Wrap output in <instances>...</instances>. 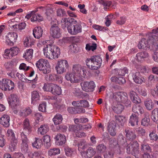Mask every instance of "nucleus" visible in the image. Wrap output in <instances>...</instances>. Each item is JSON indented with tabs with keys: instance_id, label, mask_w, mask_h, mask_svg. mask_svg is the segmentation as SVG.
Here are the masks:
<instances>
[{
	"instance_id": "obj_28",
	"label": "nucleus",
	"mask_w": 158,
	"mask_h": 158,
	"mask_svg": "<svg viewBox=\"0 0 158 158\" xmlns=\"http://www.w3.org/2000/svg\"><path fill=\"white\" fill-rule=\"evenodd\" d=\"M115 121L117 124L121 126H123L126 121L125 117L119 115H115L114 116Z\"/></svg>"
},
{
	"instance_id": "obj_26",
	"label": "nucleus",
	"mask_w": 158,
	"mask_h": 158,
	"mask_svg": "<svg viewBox=\"0 0 158 158\" xmlns=\"http://www.w3.org/2000/svg\"><path fill=\"white\" fill-rule=\"evenodd\" d=\"M139 118L138 116L135 114H132L130 117L129 124L132 126L138 125Z\"/></svg>"
},
{
	"instance_id": "obj_62",
	"label": "nucleus",
	"mask_w": 158,
	"mask_h": 158,
	"mask_svg": "<svg viewBox=\"0 0 158 158\" xmlns=\"http://www.w3.org/2000/svg\"><path fill=\"white\" fill-rule=\"evenodd\" d=\"M74 29H75L73 25L72 24L69 26L67 27V30L69 32L71 35H76V31H75V30Z\"/></svg>"
},
{
	"instance_id": "obj_58",
	"label": "nucleus",
	"mask_w": 158,
	"mask_h": 158,
	"mask_svg": "<svg viewBox=\"0 0 158 158\" xmlns=\"http://www.w3.org/2000/svg\"><path fill=\"white\" fill-rule=\"evenodd\" d=\"M60 77V76L54 74H51L49 75L48 78L50 81H57Z\"/></svg>"
},
{
	"instance_id": "obj_60",
	"label": "nucleus",
	"mask_w": 158,
	"mask_h": 158,
	"mask_svg": "<svg viewBox=\"0 0 158 158\" xmlns=\"http://www.w3.org/2000/svg\"><path fill=\"white\" fill-rule=\"evenodd\" d=\"M45 14L47 18H51L53 13V9L52 8L47 7L46 9Z\"/></svg>"
},
{
	"instance_id": "obj_39",
	"label": "nucleus",
	"mask_w": 158,
	"mask_h": 158,
	"mask_svg": "<svg viewBox=\"0 0 158 158\" xmlns=\"http://www.w3.org/2000/svg\"><path fill=\"white\" fill-rule=\"evenodd\" d=\"M32 145L34 148L37 149H39L43 145V142L42 139L37 138H35V140L32 143Z\"/></svg>"
},
{
	"instance_id": "obj_61",
	"label": "nucleus",
	"mask_w": 158,
	"mask_h": 158,
	"mask_svg": "<svg viewBox=\"0 0 158 158\" xmlns=\"http://www.w3.org/2000/svg\"><path fill=\"white\" fill-rule=\"evenodd\" d=\"M21 151L24 153H26L28 150V143H22L21 145Z\"/></svg>"
},
{
	"instance_id": "obj_17",
	"label": "nucleus",
	"mask_w": 158,
	"mask_h": 158,
	"mask_svg": "<svg viewBox=\"0 0 158 158\" xmlns=\"http://www.w3.org/2000/svg\"><path fill=\"white\" fill-rule=\"evenodd\" d=\"M103 6V8L105 10L109 9L110 7L115 8L116 6V3L115 2H112L110 1H103L102 0L99 2Z\"/></svg>"
},
{
	"instance_id": "obj_49",
	"label": "nucleus",
	"mask_w": 158,
	"mask_h": 158,
	"mask_svg": "<svg viewBox=\"0 0 158 158\" xmlns=\"http://www.w3.org/2000/svg\"><path fill=\"white\" fill-rule=\"evenodd\" d=\"M43 140L46 147L48 148L50 147L51 145L50 136L46 135L44 136Z\"/></svg>"
},
{
	"instance_id": "obj_10",
	"label": "nucleus",
	"mask_w": 158,
	"mask_h": 158,
	"mask_svg": "<svg viewBox=\"0 0 158 158\" xmlns=\"http://www.w3.org/2000/svg\"><path fill=\"white\" fill-rule=\"evenodd\" d=\"M50 32L51 35L54 38H58L61 36L60 29L56 23L52 24Z\"/></svg>"
},
{
	"instance_id": "obj_9",
	"label": "nucleus",
	"mask_w": 158,
	"mask_h": 158,
	"mask_svg": "<svg viewBox=\"0 0 158 158\" xmlns=\"http://www.w3.org/2000/svg\"><path fill=\"white\" fill-rule=\"evenodd\" d=\"M54 45L49 44L46 45L44 49V55L47 58L50 59H54L53 52L52 51L54 50Z\"/></svg>"
},
{
	"instance_id": "obj_41",
	"label": "nucleus",
	"mask_w": 158,
	"mask_h": 158,
	"mask_svg": "<svg viewBox=\"0 0 158 158\" xmlns=\"http://www.w3.org/2000/svg\"><path fill=\"white\" fill-rule=\"evenodd\" d=\"M132 111L135 113H136L138 114L140 113L142 114L143 112V109L139 105L136 104L133 106L132 108Z\"/></svg>"
},
{
	"instance_id": "obj_48",
	"label": "nucleus",
	"mask_w": 158,
	"mask_h": 158,
	"mask_svg": "<svg viewBox=\"0 0 158 158\" xmlns=\"http://www.w3.org/2000/svg\"><path fill=\"white\" fill-rule=\"evenodd\" d=\"M60 150L59 148H53L50 149L48 151V155L50 156H55L59 154Z\"/></svg>"
},
{
	"instance_id": "obj_34",
	"label": "nucleus",
	"mask_w": 158,
	"mask_h": 158,
	"mask_svg": "<svg viewBox=\"0 0 158 158\" xmlns=\"http://www.w3.org/2000/svg\"><path fill=\"white\" fill-rule=\"evenodd\" d=\"M63 119L62 116L59 114H56L52 119L55 125H58L61 123Z\"/></svg>"
},
{
	"instance_id": "obj_16",
	"label": "nucleus",
	"mask_w": 158,
	"mask_h": 158,
	"mask_svg": "<svg viewBox=\"0 0 158 158\" xmlns=\"http://www.w3.org/2000/svg\"><path fill=\"white\" fill-rule=\"evenodd\" d=\"M55 139L56 143L57 145L62 146L65 143L66 138L65 136L63 134H58L56 135Z\"/></svg>"
},
{
	"instance_id": "obj_7",
	"label": "nucleus",
	"mask_w": 158,
	"mask_h": 158,
	"mask_svg": "<svg viewBox=\"0 0 158 158\" xmlns=\"http://www.w3.org/2000/svg\"><path fill=\"white\" fill-rule=\"evenodd\" d=\"M69 64L67 61L65 60H61L57 62L55 68L58 73L61 74L66 71L68 68Z\"/></svg>"
},
{
	"instance_id": "obj_37",
	"label": "nucleus",
	"mask_w": 158,
	"mask_h": 158,
	"mask_svg": "<svg viewBox=\"0 0 158 158\" xmlns=\"http://www.w3.org/2000/svg\"><path fill=\"white\" fill-rule=\"evenodd\" d=\"M148 113L145 114L144 118L142 120L141 122V125L144 126H148L149 125L150 119Z\"/></svg>"
},
{
	"instance_id": "obj_1",
	"label": "nucleus",
	"mask_w": 158,
	"mask_h": 158,
	"mask_svg": "<svg viewBox=\"0 0 158 158\" xmlns=\"http://www.w3.org/2000/svg\"><path fill=\"white\" fill-rule=\"evenodd\" d=\"M87 69L85 66L76 64L73 66L72 72L67 73L65 76L66 79L72 83L79 82L83 80L87 73Z\"/></svg>"
},
{
	"instance_id": "obj_13",
	"label": "nucleus",
	"mask_w": 158,
	"mask_h": 158,
	"mask_svg": "<svg viewBox=\"0 0 158 158\" xmlns=\"http://www.w3.org/2000/svg\"><path fill=\"white\" fill-rule=\"evenodd\" d=\"M96 152L94 148L90 147L86 151L81 152V155L83 158H90L93 156Z\"/></svg>"
},
{
	"instance_id": "obj_27",
	"label": "nucleus",
	"mask_w": 158,
	"mask_h": 158,
	"mask_svg": "<svg viewBox=\"0 0 158 158\" xmlns=\"http://www.w3.org/2000/svg\"><path fill=\"white\" fill-rule=\"evenodd\" d=\"M16 76L18 77V79L24 82H27L28 81H31L33 82H36L38 79V77H37V75H36L35 78L32 80H29L25 77L22 74L20 73H17L16 74Z\"/></svg>"
},
{
	"instance_id": "obj_24",
	"label": "nucleus",
	"mask_w": 158,
	"mask_h": 158,
	"mask_svg": "<svg viewBox=\"0 0 158 158\" xmlns=\"http://www.w3.org/2000/svg\"><path fill=\"white\" fill-rule=\"evenodd\" d=\"M43 30L40 27H36L33 30V34L35 38L39 39L42 35Z\"/></svg>"
},
{
	"instance_id": "obj_23",
	"label": "nucleus",
	"mask_w": 158,
	"mask_h": 158,
	"mask_svg": "<svg viewBox=\"0 0 158 158\" xmlns=\"http://www.w3.org/2000/svg\"><path fill=\"white\" fill-rule=\"evenodd\" d=\"M23 131L27 134H29L31 132V127L30 124L29 120L26 118L23 121Z\"/></svg>"
},
{
	"instance_id": "obj_11",
	"label": "nucleus",
	"mask_w": 158,
	"mask_h": 158,
	"mask_svg": "<svg viewBox=\"0 0 158 158\" xmlns=\"http://www.w3.org/2000/svg\"><path fill=\"white\" fill-rule=\"evenodd\" d=\"M8 102L12 108H15L19 104V100L17 95L10 94L8 97Z\"/></svg>"
},
{
	"instance_id": "obj_53",
	"label": "nucleus",
	"mask_w": 158,
	"mask_h": 158,
	"mask_svg": "<svg viewBox=\"0 0 158 158\" xmlns=\"http://www.w3.org/2000/svg\"><path fill=\"white\" fill-rule=\"evenodd\" d=\"M54 50H52V52H53V55H54V59L55 58H58L59 55L60 54V49L57 46H55L54 45Z\"/></svg>"
},
{
	"instance_id": "obj_2",
	"label": "nucleus",
	"mask_w": 158,
	"mask_h": 158,
	"mask_svg": "<svg viewBox=\"0 0 158 158\" xmlns=\"http://www.w3.org/2000/svg\"><path fill=\"white\" fill-rule=\"evenodd\" d=\"M85 62L87 67L92 70H97L102 65V60L99 56H94L87 58Z\"/></svg>"
},
{
	"instance_id": "obj_21",
	"label": "nucleus",
	"mask_w": 158,
	"mask_h": 158,
	"mask_svg": "<svg viewBox=\"0 0 158 158\" xmlns=\"http://www.w3.org/2000/svg\"><path fill=\"white\" fill-rule=\"evenodd\" d=\"M117 142L118 145L120 146L121 150L124 149L127 144L126 138L122 134L119 135Z\"/></svg>"
},
{
	"instance_id": "obj_15",
	"label": "nucleus",
	"mask_w": 158,
	"mask_h": 158,
	"mask_svg": "<svg viewBox=\"0 0 158 158\" xmlns=\"http://www.w3.org/2000/svg\"><path fill=\"white\" fill-rule=\"evenodd\" d=\"M116 125L114 121L110 122L108 126L107 130L108 133L112 136H114L116 134Z\"/></svg>"
},
{
	"instance_id": "obj_8",
	"label": "nucleus",
	"mask_w": 158,
	"mask_h": 158,
	"mask_svg": "<svg viewBox=\"0 0 158 158\" xmlns=\"http://www.w3.org/2000/svg\"><path fill=\"white\" fill-rule=\"evenodd\" d=\"M82 89L86 92H93L95 87L94 82L93 81H84L81 83Z\"/></svg>"
},
{
	"instance_id": "obj_50",
	"label": "nucleus",
	"mask_w": 158,
	"mask_h": 158,
	"mask_svg": "<svg viewBox=\"0 0 158 158\" xmlns=\"http://www.w3.org/2000/svg\"><path fill=\"white\" fill-rule=\"evenodd\" d=\"M43 20V18L40 15L35 14V13L33 15L31 19V22L38 21L40 22Z\"/></svg>"
},
{
	"instance_id": "obj_20",
	"label": "nucleus",
	"mask_w": 158,
	"mask_h": 158,
	"mask_svg": "<svg viewBox=\"0 0 158 158\" xmlns=\"http://www.w3.org/2000/svg\"><path fill=\"white\" fill-rule=\"evenodd\" d=\"M109 147L111 148H114L117 150V153L120 154L121 152L120 146L118 145V142L113 138L109 140Z\"/></svg>"
},
{
	"instance_id": "obj_12",
	"label": "nucleus",
	"mask_w": 158,
	"mask_h": 158,
	"mask_svg": "<svg viewBox=\"0 0 158 158\" xmlns=\"http://www.w3.org/2000/svg\"><path fill=\"white\" fill-rule=\"evenodd\" d=\"M18 37L17 34L15 32H9L6 36V43L10 45H13L14 43L15 42Z\"/></svg>"
},
{
	"instance_id": "obj_57",
	"label": "nucleus",
	"mask_w": 158,
	"mask_h": 158,
	"mask_svg": "<svg viewBox=\"0 0 158 158\" xmlns=\"http://www.w3.org/2000/svg\"><path fill=\"white\" fill-rule=\"evenodd\" d=\"M117 73H115L116 75H120V76H124L126 73H127L128 72L127 69L126 68H124L123 69H120L117 70Z\"/></svg>"
},
{
	"instance_id": "obj_32",
	"label": "nucleus",
	"mask_w": 158,
	"mask_h": 158,
	"mask_svg": "<svg viewBox=\"0 0 158 158\" xmlns=\"http://www.w3.org/2000/svg\"><path fill=\"white\" fill-rule=\"evenodd\" d=\"M33 51L31 48L27 49L23 54V57L27 60L31 59L32 57Z\"/></svg>"
},
{
	"instance_id": "obj_55",
	"label": "nucleus",
	"mask_w": 158,
	"mask_h": 158,
	"mask_svg": "<svg viewBox=\"0 0 158 158\" xmlns=\"http://www.w3.org/2000/svg\"><path fill=\"white\" fill-rule=\"evenodd\" d=\"M97 47V44L95 43L91 45L89 44H86L85 48L87 50L89 51L91 50L92 51H94L96 49Z\"/></svg>"
},
{
	"instance_id": "obj_56",
	"label": "nucleus",
	"mask_w": 158,
	"mask_h": 158,
	"mask_svg": "<svg viewBox=\"0 0 158 158\" xmlns=\"http://www.w3.org/2000/svg\"><path fill=\"white\" fill-rule=\"evenodd\" d=\"M64 150L66 156H72L74 152L73 149L68 147H65Z\"/></svg>"
},
{
	"instance_id": "obj_40",
	"label": "nucleus",
	"mask_w": 158,
	"mask_h": 158,
	"mask_svg": "<svg viewBox=\"0 0 158 158\" xmlns=\"http://www.w3.org/2000/svg\"><path fill=\"white\" fill-rule=\"evenodd\" d=\"M121 93L120 92L112 93V94H110V98L112 101H117L119 100V98H121Z\"/></svg>"
},
{
	"instance_id": "obj_63",
	"label": "nucleus",
	"mask_w": 158,
	"mask_h": 158,
	"mask_svg": "<svg viewBox=\"0 0 158 158\" xmlns=\"http://www.w3.org/2000/svg\"><path fill=\"white\" fill-rule=\"evenodd\" d=\"M25 134L26 133H25L24 131H23L20 134L22 143H28V139Z\"/></svg>"
},
{
	"instance_id": "obj_59",
	"label": "nucleus",
	"mask_w": 158,
	"mask_h": 158,
	"mask_svg": "<svg viewBox=\"0 0 158 158\" xmlns=\"http://www.w3.org/2000/svg\"><path fill=\"white\" fill-rule=\"evenodd\" d=\"M15 26V29H17V30L20 31L21 30L24 29L26 26L25 23H22L18 24H16Z\"/></svg>"
},
{
	"instance_id": "obj_45",
	"label": "nucleus",
	"mask_w": 158,
	"mask_h": 158,
	"mask_svg": "<svg viewBox=\"0 0 158 158\" xmlns=\"http://www.w3.org/2000/svg\"><path fill=\"white\" fill-rule=\"evenodd\" d=\"M40 95L39 93L36 91H33L31 93V102L34 103L36 101L39 100Z\"/></svg>"
},
{
	"instance_id": "obj_33",
	"label": "nucleus",
	"mask_w": 158,
	"mask_h": 158,
	"mask_svg": "<svg viewBox=\"0 0 158 158\" xmlns=\"http://www.w3.org/2000/svg\"><path fill=\"white\" fill-rule=\"evenodd\" d=\"M140 150L142 152H151L152 149L148 144H142L141 145Z\"/></svg>"
},
{
	"instance_id": "obj_51",
	"label": "nucleus",
	"mask_w": 158,
	"mask_h": 158,
	"mask_svg": "<svg viewBox=\"0 0 158 158\" xmlns=\"http://www.w3.org/2000/svg\"><path fill=\"white\" fill-rule=\"evenodd\" d=\"M149 136L150 139L151 140L156 141L158 139V136L156 133V131L153 130L150 131Z\"/></svg>"
},
{
	"instance_id": "obj_25",
	"label": "nucleus",
	"mask_w": 158,
	"mask_h": 158,
	"mask_svg": "<svg viewBox=\"0 0 158 158\" xmlns=\"http://www.w3.org/2000/svg\"><path fill=\"white\" fill-rule=\"evenodd\" d=\"M129 96L131 100L133 103L137 104L140 102V99L135 91L132 90L129 93Z\"/></svg>"
},
{
	"instance_id": "obj_42",
	"label": "nucleus",
	"mask_w": 158,
	"mask_h": 158,
	"mask_svg": "<svg viewBox=\"0 0 158 158\" xmlns=\"http://www.w3.org/2000/svg\"><path fill=\"white\" fill-rule=\"evenodd\" d=\"M31 112V110L28 108L20 110L19 112V114L20 116L26 117L30 114Z\"/></svg>"
},
{
	"instance_id": "obj_3",
	"label": "nucleus",
	"mask_w": 158,
	"mask_h": 158,
	"mask_svg": "<svg viewBox=\"0 0 158 158\" xmlns=\"http://www.w3.org/2000/svg\"><path fill=\"white\" fill-rule=\"evenodd\" d=\"M148 41L145 39L143 38L139 42L138 47L139 49H143L146 48L149 43L156 45L158 48V37L150 34L148 35Z\"/></svg>"
},
{
	"instance_id": "obj_4",
	"label": "nucleus",
	"mask_w": 158,
	"mask_h": 158,
	"mask_svg": "<svg viewBox=\"0 0 158 158\" xmlns=\"http://www.w3.org/2000/svg\"><path fill=\"white\" fill-rule=\"evenodd\" d=\"M139 145L137 141H135L132 143L127 144L126 147L127 152L128 154L131 153L136 158L140 156V153L139 150Z\"/></svg>"
},
{
	"instance_id": "obj_29",
	"label": "nucleus",
	"mask_w": 158,
	"mask_h": 158,
	"mask_svg": "<svg viewBox=\"0 0 158 158\" xmlns=\"http://www.w3.org/2000/svg\"><path fill=\"white\" fill-rule=\"evenodd\" d=\"M125 132L127 138L128 140H132L136 138V136L134 131L131 130L126 129L125 130Z\"/></svg>"
},
{
	"instance_id": "obj_18",
	"label": "nucleus",
	"mask_w": 158,
	"mask_h": 158,
	"mask_svg": "<svg viewBox=\"0 0 158 158\" xmlns=\"http://www.w3.org/2000/svg\"><path fill=\"white\" fill-rule=\"evenodd\" d=\"M10 118L9 115L5 114L0 118V123L5 127H8L10 125Z\"/></svg>"
},
{
	"instance_id": "obj_5",
	"label": "nucleus",
	"mask_w": 158,
	"mask_h": 158,
	"mask_svg": "<svg viewBox=\"0 0 158 158\" xmlns=\"http://www.w3.org/2000/svg\"><path fill=\"white\" fill-rule=\"evenodd\" d=\"M36 67L44 74L49 73L51 71V66L48 61L44 59H40L36 63Z\"/></svg>"
},
{
	"instance_id": "obj_14",
	"label": "nucleus",
	"mask_w": 158,
	"mask_h": 158,
	"mask_svg": "<svg viewBox=\"0 0 158 158\" xmlns=\"http://www.w3.org/2000/svg\"><path fill=\"white\" fill-rule=\"evenodd\" d=\"M19 51V48L16 47H13L10 49H6L5 51V56H6L7 58H10L16 55Z\"/></svg>"
},
{
	"instance_id": "obj_30",
	"label": "nucleus",
	"mask_w": 158,
	"mask_h": 158,
	"mask_svg": "<svg viewBox=\"0 0 158 158\" xmlns=\"http://www.w3.org/2000/svg\"><path fill=\"white\" fill-rule=\"evenodd\" d=\"M52 85V86L51 92L54 95H60L61 94L62 92L61 88L59 86L53 83V84Z\"/></svg>"
},
{
	"instance_id": "obj_43",
	"label": "nucleus",
	"mask_w": 158,
	"mask_h": 158,
	"mask_svg": "<svg viewBox=\"0 0 158 158\" xmlns=\"http://www.w3.org/2000/svg\"><path fill=\"white\" fill-rule=\"evenodd\" d=\"M152 118L156 123H158V108H156L152 112Z\"/></svg>"
},
{
	"instance_id": "obj_44",
	"label": "nucleus",
	"mask_w": 158,
	"mask_h": 158,
	"mask_svg": "<svg viewBox=\"0 0 158 158\" xmlns=\"http://www.w3.org/2000/svg\"><path fill=\"white\" fill-rule=\"evenodd\" d=\"M61 23L62 28L64 29L69 26L71 24L68 19L67 18H63L61 20Z\"/></svg>"
},
{
	"instance_id": "obj_22",
	"label": "nucleus",
	"mask_w": 158,
	"mask_h": 158,
	"mask_svg": "<svg viewBox=\"0 0 158 158\" xmlns=\"http://www.w3.org/2000/svg\"><path fill=\"white\" fill-rule=\"evenodd\" d=\"M72 104L74 106L78 107H86L89 106L88 102L85 100L79 101H74L73 102Z\"/></svg>"
},
{
	"instance_id": "obj_38",
	"label": "nucleus",
	"mask_w": 158,
	"mask_h": 158,
	"mask_svg": "<svg viewBox=\"0 0 158 158\" xmlns=\"http://www.w3.org/2000/svg\"><path fill=\"white\" fill-rule=\"evenodd\" d=\"M49 130V127L48 126L46 125H41L38 128V132L40 134L43 135L46 134Z\"/></svg>"
},
{
	"instance_id": "obj_64",
	"label": "nucleus",
	"mask_w": 158,
	"mask_h": 158,
	"mask_svg": "<svg viewBox=\"0 0 158 158\" xmlns=\"http://www.w3.org/2000/svg\"><path fill=\"white\" fill-rule=\"evenodd\" d=\"M57 15L60 17H63L66 15L65 11L63 9L60 8L56 10Z\"/></svg>"
},
{
	"instance_id": "obj_54",
	"label": "nucleus",
	"mask_w": 158,
	"mask_h": 158,
	"mask_svg": "<svg viewBox=\"0 0 158 158\" xmlns=\"http://www.w3.org/2000/svg\"><path fill=\"white\" fill-rule=\"evenodd\" d=\"M53 83H45L44 84V85L43 87V90L44 91L50 92Z\"/></svg>"
},
{
	"instance_id": "obj_31",
	"label": "nucleus",
	"mask_w": 158,
	"mask_h": 158,
	"mask_svg": "<svg viewBox=\"0 0 158 158\" xmlns=\"http://www.w3.org/2000/svg\"><path fill=\"white\" fill-rule=\"evenodd\" d=\"M148 56V54L145 52H139L136 55V59L139 61H141Z\"/></svg>"
},
{
	"instance_id": "obj_47",
	"label": "nucleus",
	"mask_w": 158,
	"mask_h": 158,
	"mask_svg": "<svg viewBox=\"0 0 158 158\" xmlns=\"http://www.w3.org/2000/svg\"><path fill=\"white\" fill-rule=\"evenodd\" d=\"M106 147L103 144H98L96 147L97 152L98 153H102L106 152Z\"/></svg>"
},
{
	"instance_id": "obj_19",
	"label": "nucleus",
	"mask_w": 158,
	"mask_h": 158,
	"mask_svg": "<svg viewBox=\"0 0 158 158\" xmlns=\"http://www.w3.org/2000/svg\"><path fill=\"white\" fill-rule=\"evenodd\" d=\"M134 81L137 84H141L145 81L144 78L142 76L139 72H136L133 75Z\"/></svg>"
},
{
	"instance_id": "obj_46",
	"label": "nucleus",
	"mask_w": 158,
	"mask_h": 158,
	"mask_svg": "<svg viewBox=\"0 0 158 158\" xmlns=\"http://www.w3.org/2000/svg\"><path fill=\"white\" fill-rule=\"evenodd\" d=\"M76 128V127L73 125L69 127V128L71 129V130L74 131L76 133L77 136L78 137H81L86 136L85 133L83 132L76 131L75 130Z\"/></svg>"
},
{
	"instance_id": "obj_36",
	"label": "nucleus",
	"mask_w": 158,
	"mask_h": 158,
	"mask_svg": "<svg viewBox=\"0 0 158 158\" xmlns=\"http://www.w3.org/2000/svg\"><path fill=\"white\" fill-rule=\"evenodd\" d=\"M144 105L146 109L149 110H152L154 107L153 102L149 99H147L145 101Z\"/></svg>"
},
{
	"instance_id": "obj_6",
	"label": "nucleus",
	"mask_w": 158,
	"mask_h": 158,
	"mask_svg": "<svg viewBox=\"0 0 158 158\" xmlns=\"http://www.w3.org/2000/svg\"><path fill=\"white\" fill-rule=\"evenodd\" d=\"M14 82L10 80L4 78L0 81V88L4 91H9L14 89Z\"/></svg>"
},
{
	"instance_id": "obj_52",
	"label": "nucleus",
	"mask_w": 158,
	"mask_h": 158,
	"mask_svg": "<svg viewBox=\"0 0 158 158\" xmlns=\"http://www.w3.org/2000/svg\"><path fill=\"white\" fill-rule=\"evenodd\" d=\"M17 140L15 139H11L9 144V148L11 151H14L15 148L17 145Z\"/></svg>"
},
{
	"instance_id": "obj_35",
	"label": "nucleus",
	"mask_w": 158,
	"mask_h": 158,
	"mask_svg": "<svg viewBox=\"0 0 158 158\" xmlns=\"http://www.w3.org/2000/svg\"><path fill=\"white\" fill-rule=\"evenodd\" d=\"M112 109L114 112L117 114H120L123 110V106L121 104H118L112 106Z\"/></svg>"
}]
</instances>
